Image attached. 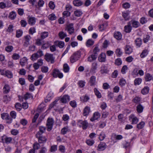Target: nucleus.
Here are the masks:
<instances>
[{
	"instance_id": "16",
	"label": "nucleus",
	"mask_w": 153,
	"mask_h": 153,
	"mask_svg": "<svg viewBox=\"0 0 153 153\" xmlns=\"http://www.w3.org/2000/svg\"><path fill=\"white\" fill-rule=\"evenodd\" d=\"M54 44L60 48H63L65 46V43L64 42L57 41L54 42Z\"/></svg>"
},
{
	"instance_id": "38",
	"label": "nucleus",
	"mask_w": 153,
	"mask_h": 153,
	"mask_svg": "<svg viewBox=\"0 0 153 153\" xmlns=\"http://www.w3.org/2000/svg\"><path fill=\"white\" fill-rule=\"evenodd\" d=\"M74 13L75 16L78 17L81 16L82 13L80 10H76L74 11Z\"/></svg>"
},
{
	"instance_id": "45",
	"label": "nucleus",
	"mask_w": 153,
	"mask_h": 153,
	"mask_svg": "<svg viewBox=\"0 0 153 153\" xmlns=\"http://www.w3.org/2000/svg\"><path fill=\"white\" fill-rule=\"evenodd\" d=\"M148 53V51L147 50H144L143 51L140 55L141 58H143L145 57Z\"/></svg>"
},
{
	"instance_id": "9",
	"label": "nucleus",
	"mask_w": 153,
	"mask_h": 153,
	"mask_svg": "<svg viewBox=\"0 0 153 153\" xmlns=\"http://www.w3.org/2000/svg\"><path fill=\"white\" fill-rule=\"evenodd\" d=\"M97 63L94 62L92 64L90 70V73L93 74L96 73V71L97 68Z\"/></svg>"
},
{
	"instance_id": "13",
	"label": "nucleus",
	"mask_w": 153,
	"mask_h": 153,
	"mask_svg": "<svg viewBox=\"0 0 153 153\" xmlns=\"http://www.w3.org/2000/svg\"><path fill=\"white\" fill-rule=\"evenodd\" d=\"M101 114L98 112H96L93 114V117L90 119L91 121H93L94 120H97L100 118Z\"/></svg>"
},
{
	"instance_id": "15",
	"label": "nucleus",
	"mask_w": 153,
	"mask_h": 153,
	"mask_svg": "<svg viewBox=\"0 0 153 153\" xmlns=\"http://www.w3.org/2000/svg\"><path fill=\"white\" fill-rule=\"evenodd\" d=\"M130 12L128 10H126L125 12H123L122 13V16L125 21L129 20L130 16L129 14Z\"/></svg>"
},
{
	"instance_id": "43",
	"label": "nucleus",
	"mask_w": 153,
	"mask_h": 153,
	"mask_svg": "<svg viewBox=\"0 0 153 153\" xmlns=\"http://www.w3.org/2000/svg\"><path fill=\"white\" fill-rule=\"evenodd\" d=\"M39 143L37 142L34 143L33 145V148L35 150L38 149L40 148Z\"/></svg>"
},
{
	"instance_id": "50",
	"label": "nucleus",
	"mask_w": 153,
	"mask_h": 153,
	"mask_svg": "<svg viewBox=\"0 0 153 153\" xmlns=\"http://www.w3.org/2000/svg\"><path fill=\"white\" fill-rule=\"evenodd\" d=\"M126 83V82L125 80L123 78L120 79L119 82L120 85L121 86H124L125 85Z\"/></svg>"
},
{
	"instance_id": "2",
	"label": "nucleus",
	"mask_w": 153,
	"mask_h": 153,
	"mask_svg": "<svg viewBox=\"0 0 153 153\" xmlns=\"http://www.w3.org/2000/svg\"><path fill=\"white\" fill-rule=\"evenodd\" d=\"M80 57V53L77 52H75L70 57V61L71 63H74L78 60Z\"/></svg>"
},
{
	"instance_id": "4",
	"label": "nucleus",
	"mask_w": 153,
	"mask_h": 153,
	"mask_svg": "<svg viewBox=\"0 0 153 153\" xmlns=\"http://www.w3.org/2000/svg\"><path fill=\"white\" fill-rule=\"evenodd\" d=\"M36 137L38 139L39 143L40 144L44 143L47 140V138L44 136L39 135V134H36Z\"/></svg>"
},
{
	"instance_id": "39",
	"label": "nucleus",
	"mask_w": 153,
	"mask_h": 153,
	"mask_svg": "<svg viewBox=\"0 0 153 153\" xmlns=\"http://www.w3.org/2000/svg\"><path fill=\"white\" fill-rule=\"evenodd\" d=\"M106 135L105 132L103 131H102L100 134L99 137V139L101 141L103 140L105 137Z\"/></svg>"
},
{
	"instance_id": "53",
	"label": "nucleus",
	"mask_w": 153,
	"mask_h": 153,
	"mask_svg": "<svg viewBox=\"0 0 153 153\" xmlns=\"http://www.w3.org/2000/svg\"><path fill=\"white\" fill-rule=\"evenodd\" d=\"M58 101V100H56L51 103L49 105V109H51L54 106H55Z\"/></svg>"
},
{
	"instance_id": "3",
	"label": "nucleus",
	"mask_w": 153,
	"mask_h": 153,
	"mask_svg": "<svg viewBox=\"0 0 153 153\" xmlns=\"http://www.w3.org/2000/svg\"><path fill=\"white\" fill-rule=\"evenodd\" d=\"M52 75L53 77L56 78L58 77L59 78H62L63 77V74L60 73L59 71L57 69H54L53 71Z\"/></svg>"
},
{
	"instance_id": "59",
	"label": "nucleus",
	"mask_w": 153,
	"mask_h": 153,
	"mask_svg": "<svg viewBox=\"0 0 153 153\" xmlns=\"http://www.w3.org/2000/svg\"><path fill=\"white\" fill-rule=\"evenodd\" d=\"M116 53L118 56H120L122 54V52L120 49H117L116 51Z\"/></svg>"
},
{
	"instance_id": "44",
	"label": "nucleus",
	"mask_w": 153,
	"mask_h": 153,
	"mask_svg": "<svg viewBox=\"0 0 153 153\" xmlns=\"http://www.w3.org/2000/svg\"><path fill=\"white\" fill-rule=\"evenodd\" d=\"M69 67L68 64L66 63L64 64L63 65V71L65 73L69 72Z\"/></svg>"
},
{
	"instance_id": "64",
	"label": "nucleus",
	"mask_w": 153,
	"mask_h": 153,
	"mask_svg": "<svg viewBox=\"0 0 153 153\" xmlns=\"http://www.w3.org/2000/svg\"><path fill=\"white\" fill-rule=\"evenodd\" d=\"M21 104L19 103H17L15 105V107L18 111H20L21 110Z\"/></svg>"
},
{
	"instance_id": "29",
	"label": "nucleus",
	"mask_w": 153,
	"mask_h": 153,
	"mask_svg": "<svg viewBox=\"0 0 153 153\" xmlns=\"http://www.w3.org/2000/svg\"><path fill=\"white\" fill-rule=\"evenodd\" d=\"M114 36L117 39L120 40L122 38V35L120 32H117L114 33Z\"/></svg>"
},
{
	"instance_id": "55",
	"label": "nucleus",
	"mask_w": 153,
	"mask_h": 153,
	"mask_svg": "<svg viewBox=\"0 0 153 153\" xmlns=\"http://www.w3.org/2000/svg\"><path fill=\"white\" fill-rule=\"evenodd\" d=\"M48 36V32H44L42 33L41 38L44 39Z\"/></svg>"
},
{
	"instance_id": "22",
	"label": "nucleus",
	"mask_w": 153,
	"mask_h": 153,
	"mask_svg": "<svg viewBox=\"0 0 153 153\" xmlns=\"http://www.w3.org/2000/svg\"><path fill=\"white\" fill-rule=\"evenodd\" d=\"M36 19L34 17H29L28 18V23L31 25H33L35 24Z\"/></svg>"
},
{
	"instance_id": "61",
	"label": "nucleus",
	"mask_w": 153,
	"mask_h": 153,
	"mask_svg": "<svg viewBox=\"0 0 153 153\" xmlns=\"http://www.w3.org/2000/svg\"><path fill=\"white\" fill-rule=\"evenodd\" d=\"M48 18L50 20H55L56 19V17L55 14H52L48 16Z\"/></svg>"
},
{
	"instance_id": "41",
	"label": "nucleus",
	"mask_w": 153,
	"mask_h": 153,
	"mask_svg": "<svg viewBox=\"0 0 153 153\" xmlns=\"http://www.w3.org/2000/svg\"><path fill=\"white\" fill-rule=\"evenodd\" d=\"M100 72L102 74L107 73L108 72V70L105 65H103L101 67Z\"/></svg>"
},
{
	"instance_id": "49",
	"label": "nucleus",
	"mask_w": 153,
	"mask_h": 153,
	"mask_svg": "<svg viewBox=\"0 0 153 153\" xmlns=\"http://www.w3.org/2000/svg\"><path fill=\"white\" fill-rule=\"evenodd\" d=\"M13 49V47L11 46H8L5 48V50L8 52H11Z\"/></svg>"
},
{
	"instance_id": "10",
	"label": "nucleus",
	"mask_w": 153,
	"mask_h": 153,
	"mask_svg": "<svg viewBox=\"0 0 153 153\" xmlns=\"http://www.w3.org/2000/svg\"><path fill=\"white\" fill-rule=\"evenodd\" d=\"M31 39V37L29 35H27L24 36V46L27 47L29 45V41Z\"/></svg>"
},
{
	"instance_id": "58",
	"label": "nucleus",
	"mask_w": 153,
	"mask_h": 153,
	"mask_svg": "<svg viewBox=\"0 0 153 153\" xmlns=\"http://www.w3.org/2000/svg\"><path fill=\"white\" fill-rule=\"evenodd\" d=\"M36 32L35 28L34 27L30 28L29 30V33L30 34L33 35Z\"/></svg>"
},
{
	"instance_id": "33",
	"label": "nucleus",
	"mask_w": 153,
	"mask_h": 153,
	"mask_svg": "<svg viewBox=\"0 0 153 153\" xmlns=\"http://www.w3.org/2000/svg\"><path fill=\"white\" fill-rule=\"evenodd\" d=\"M145 79L146 81L147 82L153 79L152 76L149 73L146 74L145 75Z\"/></svg>"
},
{
	"instance_id": "36",
	"label": "nucleus",
	"mask_w": 153,
	"mask_h": 153,
	"mask_svg": "<svg viewBox=\"0 0 153 153\" xmlns=\"http://www.w3.org/2000/svg\"><path fill=\"white\" fill-rule=\"evenodd\" d=\"M58 35L59 38L61 39H63L67 36L66 33L63 31L60 32L59 33Z\"/></svg>"
},
{
	"instance_id": "46",
	"label": "nucleus",
	"mask_w": 153,
	"mask_h": 153,
	"mask_svg": "<svg viewBox=\"0 0 153 153\" xmlns=\"http://www.w3.org/2000/svg\"><path fill=\"white\" fill-rule=\"evenodd\" d=\"M142 82V79L140 78L136 79L134 81L135 85H137L140 84Z\"/></svg>"
},
{
	"instance_id": "20",
	"label": "nucleus",
	"mask_w": 153,
	"mask_h": 153,
	"mask_svg": "<svg viewBox=\"0 0 153 153\" xmlns=\"http://www.w3.org/2000/svg\"><path fill=\"white\" fill-rule=\"evenodd\" d=\"M106 145L105 143H101L98 146V150L99 151H102L104 150L106 148Z\"/></svg>"
},
{
	"instance_id": "28",
	"label": "nucleus",
	"mask_w": 153,
	"mask_h": 153,
	"mask_svg": "<svg viewBox=\"0 0 153 153\" xmlns=\"http://www.w3.org/2000/svg\"><path fill=\"white\" fill-rule=\"evenodd\" d=\"M39 131L37 132L36 134H39V135H42V134L44 133L46 130V128L43 126H40L39 127Z\"/></svg>"
},
{
	"instance_id": "7",
	"label": "nucleus",
	"mask_w": 153,
	"mask_h": 153,
	"mask_svg": "<svg viewBox=\"0 0 153 153\" xmlns=\"http://www.w3.org/2000/svg\"><path fill=\"white\" fill-rule=\"evenodd\" d=\"M65 30H67L69 33L71 34L74 33V27L73 24H70L67 25Z\"/></svg>"
},
{
	"instance_id": "40",
	"label": "nucleus",
	"mask_w": 153,
	"mask_h": 153,
	"mask_svg": "<svg viewBox=\"0 0 153 153\" xmlns=\"http://www.w3.org/2000/svg\"><path fill=\"white\" fill-rule=\"evenodd\" d=\"M149 91V87H145L141 91V93L143 94H145L148 93Z\"/></svg>"
},
{
	"instance_id": "30",
	"label": "nucleus",
	"mask_w": 153,
	"mask_h": 153,
	"mask_svg": "<svg viewBox=\"0 0 153 153\" xmlns=\"http://www.w3.org/2000/svg\"><path fill=\"white\" fill-rule=\"evenodd\" d=\"M70 131V130L68 128V126H67L66 127L63 128L61 130V133L63 134H65L67 132Z\"/></svg>"
},
{
	"instance_id": "26",
	"label": "nucleus",
	"mask_w": 153,
	"mask_h": 153,
	"mask_svg": "<svg viewBox=\"0 0 153 153\" xmlns=\"http://www.w3.org/2000/svg\"><path fill=\"white\" fill-rule=\"evenodd\" d=\"M136 45L137 47H140L142 44V42L140 38H137L135 41Z\"/></svg>"
},
{
	"instance_id": "37",
	"label": "nucleus",
	"mask_w": 153,
	"mask_h": 153,
	"mask_svg": "<svg viewBox=\"0 0 153 153\" xmlns=\"http://www.w3.org/2000/svg\"><path fill=\"white\" fill-rule=\"evenodd\" d=\"M16 14L15 12L12 11L10 12L9 16V18L12 19H14L16 17Z\"/></svg>"
},
{
	"instance_id": "19",
	"label": "nucleus",
	"mask_w": 153,
	"mask_h": 153,
	"mask_svg": "<svg viewBox=\"0 0 153 153\" xmlns=\"http://www.w3.org/2000/svg\"><path fill=\"white\" fill-rule=\"evenodd\" d=\"M124 30L125 32L127 33H129L131 32L132 29V27L131 26L130 23L128 22V25H126L124 27Z\"/></svg>"
},
{
	"instance_id": "35",
	"label": "nucleus",
	"mask_w": 153,
	"mask_h": 153,
	"mask_svg": "<svg viewBox=\"0 0 153 153\" xmlns=\"http://www.w3.org/2000/svg\"><path fill=\"white\" fill-rule=\"evenodd\" d=\"M94 43V42L93 40L90 39H88L86 42V46L89 47L93 45Z\"/></svg>"
},
{
	"instance_id": "52",
	"label": "nucleus",
	"mask_w": 153,
	"mask_h": 153,
	"mask_svg": "<svg viewBox=\"0 0 153 153\" xmlns=\"http://www.w3.org/2000/svg\"><path fill=\"white\" fill-rule=\"evenodd\" d=\"M94 142V140L90 139L87 140L86 142L87 144L89 146L93 145Z\"/></svg>"
},
{
	"instance_id": "8",
	"label": "nucleus",
	"mask_w": 153,
	"mask_h": 153,
	"mask_svg": "<svg viewBox=\"0 0 153 153\" xmlns=\"http://www.w3.org/2000/svg\"><path fill=\"white\" fill-rule=\"evenodd\" d=\"M45 59L48 62H51V63H53L54 62V58L52 54L46 53L45 55Z\"/></svg>"
},
{
	"instance_id": "6",
	"label": "nucleus",
	"mask_w": 153,
	"mask_h": 153,
	"mask_svg": "<svg viewBox=\"0 0 153 153\" xmlns=\"http://www.w3.org/2000/svg\"><path fill=\"white\" fill-rule=\"evenodd\" d=\"M0 72L1 75L5 76L8 78H11L13 77V74L10 71L3 70H0Z\"/></svg>"
},
{
	"instance_id": "31",
	"label": "nucleus",
	"mask_w": 153,
	"mask_h": 153,
	"mask_svg": "<svg viewBox=\"0 0 153 153\" xmlns=\"http://www.w3.org/2000/svg\"><path fill=\"white\" fill-rule=\"evenodd\" d=\"M10 91V87L8 85L6 84L3 88V91L4 93L7 94Z\"/></svg>"
},
{
	"instance_id": "23",
	"label": "nucleus",
	"mask_w": 153,
	"mask_h": 153,
	"mask_svg": "<svg viewBox=\"0 0 153 153\" xmlns=\"http://www.w3.org/2000/svg\"><path fill=\"white\" fill-rule=\"evenodd\" d=\"M96 77L94 76H91L90 79L89 83L91 86H94L95 85Z\"/></svg>"
},
{
	"instance_id": "32",
	"label": "nucleus",
	"mask_w": 153,
	"mask_h": 153,
	"mask_svg": "<svg viewBox=\"0 0 153 153\" xmlns=\"http://www.w3.org/2000/svg\"><path fill=\"white\" fill-rule=\"evenodd\" d=\"M90 111V108L88 106H86L83 111V114L84 116H86L89 114Z\"/></svg>"
},
{
	"instance_id": "24",
	"label": "nucleus",
	"mask_w": 153,
	"mask_h": 153,
	"mask_svg": "<svg viewBox=\"0 0 153 153\" xmlns=\"http://www.w3.org/2000/svg\"><path fill=\"white\" fill-rule=\"evenodd\" d=\"M97 56L95 54H92L89 56L88 58V61L89 62H91L95 60L97 58Z\"/></svg>"
},
{
	"instance_id": "17",
	"label": "nucleus",
	"mask_w": 153,
	"mask_h": 153,
	"mask_svg": "<svg viewBox=\"0 0 153 153\" xmlns=\"http://www.w3.org/2000/svg\"><path fill=\"white\" fill-rule=\"evenodd\" d=\"M70 100L69 96L67 95H65L63 96L60 99L61 102L64 103H66L68 102Z\"/></svg>"
},
{
	"instance_id": "62",
	"label": "nucleus",
	"mask_w": 153,
	"mask_h": 153,
	"mask_svg": "<svg viewBox=\"0 0 153 153\" xmlns=\"http://www.w3.org/2000/svg\"><path fill=\"white\" fill-rule=\"evenodd\" d=\"M39 116V114L38 113H36L35 114L32 120V123H33L36 122Z\"/></svg>"
},
{
	"instance_id": "5",
	"label": "nucleus",
	"mask_w": 153,
	"mask_h": 153,
	"mask_svg": "<svg viewBox=\"0 0 153 153\" xmlns=\"http://www.w3.org/2000/svg\"><path fill=\"white\" fill-rule=\"evenodd\" d=\"M1 117L3 120H7V123L10 124L12 122V119L7 113H3L1 114Z\"/></svg>"
},
{
	"instance_id": "21",
	"label": "nucleus",
	"mask_w": 153,
	"mask_h": 153,
	"mask_svg": "<svg viewBox=\"0 0 153 153\" xmlns=\"http://www.w3.org/2000/svg\"><path fill=\"white\" fill-rule=\"evenodd\" d=\"M27 59L26 57H24L21 59L20 61V64L22 67H23L27 63Z\"/></svg>"
},
{
	"instance_id": "18",
	"label": "nucleus",
	"mask_w": 153,
	"mask_h": 153,
	"mask_svg": "<svg viewBox=\"0 0 153 153\" xmlns=\"http://www.w3.org/2000/svg\"><path fill=\"white\" fill-rule=\"evenodd\" d=\"M11 4L10 2H7V4L6 5V4L3 2L0 3V8L3 9L5 7H11Z\"/></svg>"
},
{
	"instance_id": "25",
	"label": "nucleus",
	"mask_w": 153,
	"mask_h": 153,
	"mask_svg": "<svg viewBox=\"0 0 153 153\" xmlns=\"http://www.w3.org/2000/svg\"><path fill=\"white\" fill-rule=\"evenodd\" d=\"M144 107L140 104H138L136 107L137 112L139 113H141L143 111Z\"/></svg>"
},
{
	"instance_id": "54",
	"label": "nucleus",
	"mask_w": 153,
	"mask_h": 153,
	"mask_svg": "<svg viewBox=\"0 0 153 153\" xmlns=\"http://www.w3.org/2000/svg\"><path fill=\"white\" fill-rule=\"evenodd\" d=\"M122 63V61L121 59L118 58L116 59L115 62V65H120Z\"/></svg>"
},
{
	"instance_id": "14",
	"label": "nucleus",
	"mask_w": 153,
	"mask_h": 153,
	"mask_svg": "<svg viewBox=\"0 0 153 153\" xmlns=\"http://www.w3.org/2000/svg\"><path fill=\"white\" fill-rule=\"evenodd\" d=\"M106 55L104 53H101L98 57V60L100 62H105L106 61Z\"/></svg>"
},
{
	"instance_id": "42",
	"label": "nucleus",
	"mask_w": 153,
	"mask_h": 153,
	"mask_svg": "<svg viewBox=\"0 0 153 153\" xmlns=\"http://www.w3.org/2000/svg\"><path fill=\"white\" fill-rule=\"evenodd\" d=\"M94 91L95 94L98 98H100L101 97V95L100 93L96 88H94Z\"/></svg>"
},
{
	"instance_id": "51",
	"label": "nucleus",
	"mask_w": 153,
	"mask_h": 153,
	"mask_svg": "<svg viewBox=\"0 0 153 153\" xmlns=\"http://www.w3.org/2000/svg\"><path fill=\"white\" fill-rule=\"evenodd\" d=\"M38 58H39V57L38 56V55H37L36 53H34L32 55L30 59L32 60L35 61Z\"/></svg>"
},
{
	"instance_id": "60",
	"label": "nucleus",
	"mask_w": 153,
	"mask_h": 153,
	"mask_svg": "<svg viewBox=\"0 0 153 153\" xmlns=\"http://www.w3.org/2000/svg\"><path fill=\"white\" fill-rule=\"evenodd\" d=\"M141 99L138 97H136L133 99V101L135 103H139Z\"/></svg>"
},
{
	"instance_id": "57",
	"label": "nucleus",
	"mask_w": 153,
	"mask_h": 153,
	"mask_svg": "<svg viewBox=\"0 0 153 153\" xmlns=\"http://www.w3.org/2000/svg\"><path fill=\"white\" fill-rule=\"evenodd\" d=\"M57 149V146L56 145H53L51 146L50 151L53 152L56 151Z\"/></svg>"
},
{
	"instance_id": "12",
	"label": "nucleus",
	"mask_w": 153,
	"mask_h": 153,
	"mask_svg": "<svg viewBox=\"0 0 153 153\" xmlns=\"http://www.w3.org/2000/svg\"><path fill=\"white\" fill-rule=\"evenodd\" d=\"M130 24L133 27L137 28L140 25L139 22L134 20H132L129 22Z\"/></svg>"
},
{
	"instance_id": "47",
	"label": "nucleus",
	"mask_w": 153,
	"mask_h": 153,
	"mask_svg": "<svg viewBox=\"0 0 153 153\" xmlns=\"http://www.w3.org/2000/svg\"><path fill=\"white\" fill-rule=\"evenodd\" d=\"M100 51V49L98 48V47L96 46L93 50V54H95L97 56L98 53Z\"/></svg>"
},
{
	"instance_id": "1",
	"label": "nucleus",
	"mask_w": 153,
	"mask_h": 153,
	"mask_svg": "<svg viewBox=\"0 0 153 153\" xmlns=\"http://www.w3.org/2000/svg\"><path fill=\"white\" fill-rule=\"evenodd\" d=\"M53 123L54 120L53 118L49 117L48 119L46 124L48 131H50L52 129Z\"/></svg>"
},
{
	"instance_id": "56",
	"label": "nucleus",
	"mask_w": 153,
	"mask_h": 153,
	"mask_svg": "<svg viewBox=\"0 0 153 153\" xmlns=\"http://www.w3.org/2000/svg\"><path fill=\"white\" fill-rule=\"evenodd\" d=\"M22 34V31L21 30H17L16 32V36L17 38H19L21 37Z\"/></svg>"
},
{
	"instance_id": "48",
	"label": "nucleus",
	"mask_w": 153,
	"mask_h": 153,
	"mask_svg": "<svg viewBox=\"0 0 153 153\" xmlns=\"http://www.w3.org/2000/svg\"><path fill=\"white\" fill-rule=\"evenodd\" d=\"M20 58V56L19 54L14 53L12 56V58L14 60H17L19 59Z\"/></svg>"
},
{
	"instance_id": "11",
	"label": "nucleus",
	"mask_w": 153,
	"mask_h": 153,
	"mask_svg": "<svg viewBox=\"0 0 153 153\" xmlns=\"http://www.w3.org/2000/svg\"><path fill=\"white\" fill-rule=\"evenodd\" d=\"M80 126L82 127L83 129H85L88 126V123L86 120H79V122Z\"/></svg>"
},
{
	"instance_id": "63",
	"label": "nucleus",
	"mask_w": 153,
	"mask_h": 153,
	"mask_svg": "<svg viewBox=\"0 0 153 153\" xmlns=\"http://www.w3.org/2000/svg\"><path fill=\"white\" fill-rule=\"evenodd\" d=\"M144 124L145 123L143 122H141L137 125V128L140 129H141L144 127Z\"/></svg>"
},
{
	"instance_id": "34",
	"label": "nucleus",
	"mask_w": 153,
	"mask_h": 153,
	"mask_svg": "<svg viewBox=\"0 0 153 153\" xmlns=\"http://www.w3.org/2000/svg\"><path fill=\"white\" fill-rule=\"evenodd\" d=\"M74 5L76 6H79L82 4V2L80 0H74L73 2Z\"/></svg>"
},
{
	"instance_id": "27",
	"label": "nucleus",
	"mask_w": 153,
	"mask_h": 153,
	"mask_svg": "<svg viewBox=\"0 0 153 153\" xmlns=\"http://www.w3.org/2000/svg\"><path fill=\"white\" fill-rule=\"evenodd\" d=\"M132 48L129 45H126L125 49V53L127 54H130L132 52Z\"/></svg>"
}]
</instances>
